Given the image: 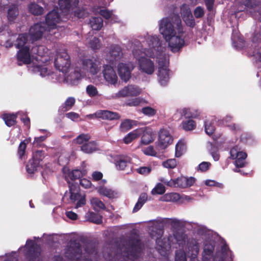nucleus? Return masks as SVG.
Returning a JSON list of instances; mask_svg holds the SVG:
<instances>
[{
	"label": "nucleus",
	"instance_id": "nucleus-1",
	"mask_svg": "<svg viewBox=\"0 0 261 261\" xmlns=\"http://www.w3.org/2000/svg\"><path fill=\"white\" fill-rule=\"evenodd\" d=\"M159 31L164 39H169L176 34L184 33L181 19L178 10L174 8L173 12L168 17L161 19L159 23Z\"/></svg>",
	"mask_w": 261,
	"mask_h": 261
},
{
	"label": "nucleus",
	"instance_id": "nucleus-56",
	"mask_svg": "<svg viewBox=\"0 0 261 261\" xmlns=\"http://www.w3.org/2000/svg\"><path fill=\"white\" fill-rule=\"evenodd\" d=\"M90 47L93 49L96 50L99 48L100 46V40L96 37H94L89 42Z\"/></svg>",
	"mask_w": 261,
	"mask_h": 261
},
{
	"label": "nucleus",
	"instance_id": "nucleus-21",
	"mask_svg": "<svg viewBox=\"0 0 261 261\" xmlns=\"http://www.w3.org/2000/svg\"><path fill=\"white\" fill-rule=\"evenodd\" d=\"M195 182L193 177L180 176L176 178V188H186L193 186Z\"/></svg>",
	"mask_w": 261,
	"mask_h": 261
},
{
	"label": "nucleus",
	"instance_id": "nucleus-38",
	"mask_svg": "<svg viewBox=\"0 0 261 261\" xmlns=\"http://www.w3.org/2000/svg\"><path fill=\"white\" fill-rule=\"evenodd\" d=\"M59 6L60 10L64 13H67L71 6L70 0H59Z\"/></svg>",
	"mask_w": 261,
	"mask_h": 261
},
{
	"label": "nucleus",
	"instance_id": "nucleus-11",
	"mask_svg": "<svg viewBox=\"0 0 261 261\" xmlns=\"http://www.w3.org/2000/svg\"><path fill=\"white\" fill-rule=\"evenodd\" d=\"M141 93V90L136 86L129 85L120 90L117 96L118 97L137 96Z\"/></svg>",
	"mask_w": 261,
	"mask_h": 261
},
{
	"label": "nucleus",
	"instance_id": "nucleus-63",
	"mask_svg": "<svg viewBox=\"0 0 261 261\" xmlns=\"http://www.w3.org/2000/svg\"><path fill=\"white\" fill-rule=\"evenodd\" d=\"M144 153L151 156H155L156 155V152L154 149V148L152 146H149L144 149Z\"/></svg>",
	"mask_w": 261,
	"mask_h": 261
},
{
	"label": "nucleus",
	"instance_id": "nucleus-13",
	"mask_svg": "<svg viewBox=\"0 0 261 261\" xmlns=\"http://www.w3.org/2000/svg\"><path fill=\"white\" fill-rule=\"evenodd\" d=\"M182 34H176L171 37L169 39H165L166 41L168 43L171 50L173 52L178 51L184 45L185 41L181 37Z\"/></svg>",
	"mask_w": 261,
	"mask_h": 261
},
{
	"label": "nucleus",
	"instance_id": "nucleus-57",
	"mask_svg": "<svg viewBox=\"0 0 261 261\" xmlns=\"http://www.w3.org/2000/svg\"><path fill=\"white\" fill-rule=\"evenodd\" d=\"M141 102V99L140 98L136 97L131 99L128 100L126 102V106L129 107H136L139 106Z\"/></svg>",
	"mask_w": 261,
	"mask_h": 261
},
{
	"label": "nucleus",
	"instance_id": "nucleus-50",
	"mask_svg": "<svg viewBox=\"0 0 261 261\" xmlns=\"http://www.w3.org/2000/svg\"><path fill=\"white\" fill-rule=\"evenodd\" d=\"M184 21L187 25L189 27L194 28L195 25V19L190 11L187 14V17L184 18Z\"/></svg>",
	"mask_w": 261,
	"mask_h": 261
},
{
	"label": "nucleus",
	"instance_id": "nucleus-28",
	"mask_svg": "<svg viewBox=\"0 0 261 261\" xmlns=\"http://www.w3.org/2000/svg\"><path fill=\"white\" fill-rule=\"evenodd\" d=\"M142 134V131L141 130H138V129H135L132 132L128 133L123 139V142L125 144H129L132 141L139 137Z\"/></svg>",
	"mask_w": 261,
	"mask_h": 261
},
{
	"label": "nucleus",
	"instance_id": "nucleus-59",
	"mask_svg": "<svg viewBox=\"0 0 261 261\" xmlns=\"http://www.w3.org/2000/svg\"><path fill=\"white\" fill-rule=\"evenodd\" d=\"M194 15L196 18L202 17L204 15L203 9L200 6L196 7L194 11Z\"/></svg>",
	"mask_w": 261,
	"mask_h": 261
},
{
	"label": "nucleus",
	"instance_id": "nucleus-8",
	"mask_svg": "<svg viewBox=\"0 0 261 261\" xmlns=\"http://www.w3.org/2000/svg\"><path fill=\"white\" fill-rule=\"evenodd\" d=\"M199 252V245L197 240L189 238L187 240L186 253L187 255L191 258V261H198L197 256Z\"/></svg>",
	"mask_w": 261,
	"mask_h": 261
},
{
	"label": "nucleus",
	"instance_id": "nucleus-10",
	"mask_svg": "<svg viewBox=\"0 0 261 261\" xmlns=\"http://www.w3.org/2000/svg\"><path fill=\"white\" fill-rule=\"evenodd\" d=\"M173 142V138L169 130L163 128L159 133L158 146L162 149H165Z\"/></svg>",
	"mask_w": 261,
	"mask_h": 261
},
{
	"label": "nucleus",
	"instance_id": "nucleus-32",
	"mask_svg": "<svg viewBox=\"0 0 261 261\" xmlns=\"http://www.w3.org/2000/svg\"><path fill=\"white\" fill-rule=\"evenodd\" d=\"M29 142L28 140L25 139L20 143L17 150V155L19 159L22 160L25 158L27 145Z\"/></svg>",
	"mask_w": 261,
	"mask_h": 261
},
{
	"label": "nucleus",
	"instance_id": "nucleus-62",
	"mask_svg": "<svg viewBox=\"0 0 261 261\" xmlns=\"http://www.w3.org/2000/svg\"><path fill=\"white\" fill-rule=\"evenodd\" d=\"M161 181L168 187L176 188V179H171L170 180H168L164 178L161 180Z\"/></svg>",
	"mask_w": 261,
	"mask_h": 261
},
{
	"label": "nucleus",
	"instance_id": "nucleus-7",
	"mask_svg": "<svg viewBox=\"0 0 261 261\" xmlns=\"http://www.w3.org/2000/svg\"><path fill=\"white\" fill-rule=\"evenodd\" d=\"M231 158L235 159L234 164L237 168H242L246 164V159L247 154L246 152L240 151L238 146H234L230 150Z\"/></svg>",
	"mask_w": 261,
	"mask_h": 261
},
{
	"label": "nucleus",
	"instance_id": "nucleus-14",
	"mask_svg": "<svg viewBox=\"0 0 261 261\" xmlns=\"http://www.w3.org/2000/svg\"><path fill=\"white\" fill-rule=\"evenodd\" d=\"M18 65L19 66L24 64H29L31 63V59L30 53V48L25 46L19 50L17 54Z\"/></svg>",
	"mask_w": 261,
	"mask_h": 261
},
{
	"label": "nucleus",
	"instance_id": "nucleus-22",
	"mask_svg": "<svg viewBox=\"0 0 261 261\" xmlns=\"http://www.w3.org/2000/svg\"><path fill=\"white\" fill-rule=\"evenodd\" d=\"M181 117H185L186 118H197L200 114L198 110H195L190 108H183L178 110Z\"/></svg>",
	"mask_w": 261,
	"mask_h": 261
},
{
	"label": "nucleus",
	"instance_id": "nucleus-20",
	"mask_svg": "<svg viewBox=\"0 0 261 261\" xmlns=\"http://www.w3.org/2000/svg\"><path fill=\"white\" fill-rule=\"evenodd\" d=\"M118 72L121 79L125 82L130 77L131 71L126 64L119 63L118 66Z\"/></svg>",
	"mask_w": 261,
	"mask_h": 261
},
{
	"label": "nucleus",
	"instance_id": "nucleus-15",
	"mask_svg": "<svg viewBox=\"0 0 261 261\" xmlns=\"http://www.w3.org/2000/svg\"><path fill=\"white\" fill-rule=\"evenodd\" d=\"M46 24L54 29L56 27L57 23L61 21V17L57 10H53L47 13L45 17Z\"/></svg>",
	"mask_w": 261,
	"mask_h": 261
},
{
	"label": "nucleus",
	"instance_id": "nucleus-16",
	"mask_svg": "<svg viewBox=\"0 0 261 261\" xmlns=\"http://www.w3.org/2000/svg\"><path fill=\"white\" fill-rule=\"evenodd\" d=\"M102 71L105 79L108 83L115 84L117 82V76L114 69L108 65L103 66Z\"/></svg>",
	"mask_w": 261,
	"mask_h": 261
},
{
	"label": "nucleus",
	"instance_id": "nucleus-49",
	"mask_svg": "<svg viewBox=\"0 0 261 261\" xmlns=\"http://www.w3.org/2000/svg\"><path fill=\"white\" fill-rule=\"evenodd\" d=\"M75 102V98L72 97H68L64 102V106L63 107L64 111H67L71 109Z\"/></svg>",
	"mask_w": 261,
	"mask_h": 261
},
{
	"label": "nucleus",
	"instance_id": "nucleus-42",
	"mask_svg": "<svg viewBox=\"0 0 261 261\" xmlns=\"http://www.w3.org/2000/svg\"><path fill=\"white\" fill-rule=\"evenodd\" d=\"M84 250L89 254H96L97 253L95 245L91 242L88 243L85 245Z\"/></svg>",
	"mask_w": 261,
	"mask_h": 261
},
{
	"label": "nucleus",
	"instance_id": "nucleus-27",
	"mask_svg": "<svg viewBox=\"0 0 261 261\" xmlns=\"http://www.w3.org/2000/svg\"><path fill=\"white\" fill-rule=\"evenodd\" d=\"M81 150L86 153H90L96 149V143L95 141H88L81 146Z\"/></svg>",
	"mask_w": 261,
	"mask_h": 261
},
{
	"label": "nucleus",
	"instance_id": "nucleus-9",
	"mask_svg": "<svg viewBox=\"0 0 261 261\" xmlns=\"http://www.w3.org/2000/svg\"><path fill=\"white\" fill-rule=\"evenodd\" d=\"M158 78L159 82L162 86H166L169 80V69L166 65L165 59L159 60Z\"/></svg>",
	"mask_w": 261,
	"mask_h": 261
},
{
	"label": "nucleus",
	"instance_id": "nucleus-54",
	"mask_svg": "<svg viewBox=\"0 0 261 261\" xmlns=\"http://www.w3.org/2000/svg\"><path fill=\"white\" fill-rule=\"evenodd\" d=\"M17 114L20 116V120L29 129L30 128V119L29 117L23 112H18Z\"/></svg>",
	"mask_w": 261,
	"mask_h": 261
},
{
	"label": "nucleus",
	"instance_id": "nucleus-64",
	"mask_svg": "<svg viewBox=\"0 0 261 261\" xmlns=\"http://www.w3.org/2000/svg\"><path fill=\"white\" fill-rule=\"evenodd\" d=\"M80 184L81 186L85 188H89L91 187L92 185L90 180L85 178L80 179Z\"/></svg>",
	"mask_w": 261,
	"mask_h": 261
},
{
	"label": "nucleus",
	"instance_id": "nucleus-6",
	"mask_svg": "<svg viewBox=\"0 0 261 261\" xmlns=\"http://www.w3.org/2000/svg\"><path fill=\"white\" fill-rule=\"evenodd\" d=\"M69 186V199L70 202L74 203L77 201L75 208H79L84 205L86 204V199L85 196H82L80 194V189L78 185L74 184H70Z\"/></svg>",
	"mask_w": 261,
	"mask_h": 261
},
{
	"label": "nucleus",
	"instance_id": "nucleus-43",
	"mask_svg": "<svg viewBox=\"0 0 261 261\" xmlns=\"http://www.w3.org/2000/svg\"><path fill=\"white\" fill-rule=\"evenodd\" d=\"M205 133L209 136L212 135L215 130V127L214 123L209 120H206L204 122Z\"/></svg>",
	"mask_w": 261,
	"mask_h": 261
},
{
	"label": "nucleus",
	"instance_id": "nucleus-23",
	"mask_svg": "<svg viewBox=\"0 0 261 261\" xmlns=\"http://www.w3.org/2000/svg\"><path fill=\"white\" fill-rule=\"evenodd\" d=\"M131 158L128 156H120L116 160L115 165L118 170H124L129 166Z\"/></svg>",
	"mask_w": 261,
	"mask_h": 261
},
{
	"label": "nucleus",
	"instance_id": "nucleus-55",
	"mask_svg": "<svg viewBox=\"0 0 261 261\" xmlns=\"http://www.w3.org/2000/svg\"><path fill=\"white\" fill-rule=\"evenodd\" d=\"M86 91L90 97L95 96L98 94L96 88L92 85H89L87 87Z\"/></svg>",
	"mask_w": 261,
	"mask_h": 261
},
{
	"label": "nucleus",
	"instance_id": "nucleus-40",
	"mask_svg": "<svg viewBox=\"0 0 261 261\" xmlns=\"http://www.w3.org/2000/svg\"><path fill=\"white\" fill-rule=\"evenodd\" d=\"M98 192L100 195L109 198H113L115 197L114 191L104 187H100L98 190Z\"/></svg>",
	"mask_w": 261,
	"mask_h": 261
},
{
	"label": "nucleus",
	"instance_id": "nucleus-12",
	"mask_svg": "<svg viewBox=\"0 0 261 261\" xmlns=\"http://www.w3.org/2000/svg\"><path fill=\"white\" fill-rule=\"evenodd\" d=\"M92 115H94L96 118L109 120H119L121 117L119 114L117 112L105 110H97Z\"/></svg>",
	"mask_w": 261,
	"mask_h": 261
},
{
	"label": "nucleus",
	"instance_id": "nucleus-18",
	"mask_svg": "<svg viewBox=\"0 0 261 261\" xmlns=\"http://www.w3.org/2000/svg\"><path fill=\"white\" fill-rule=\"evenodd\" d=\"M139 66L141 69L148 74H151L154 71V63L150 59L141 58L139 61Z\"/></svg>",
	"mask_w": 261,
	"mask_h": 261
},
{
	"label": "nucleus",
	"instance_id": "nucleus-33",
	"mask_svg": "<svg viewBox=\"0 0 261 261\" xmlns=\"http://www.w3.org/2000/svg\"><path fill=\"white\" fill-rule=\"evenodd\" d=\"M181 126L182 128L185 131H190L195 129L196 124L195 121L189 119L188 120H183L181 123Z\"/></svg>",
	"mask_w": 261,
	"mask_h": 261
},
{
	"label": "nucleus",
	"instance_id": "nucleus-26",
	"mask_svg": "<svg viewBox=\"0 0 261 261\" xmlns=\"http://www.w3.org/2000/svg\"><path fill=\"white\" fill-rule=\"evenodd\" d=\"M67 171V176L71 180H75L76 179H80L84 176L82 171L79 169L73 170L71 171L69 169H64L63 171L64 173L66 174Z\"/></svg>",
	"mask_w": 261,
	"mask_h": 261
},
{
	"label": "nucleus",
	"instance_id": "nucleus-36",
	"mask_svg": "<svg viewBox=\"0 0 261 261\" xmlns=\"http://www.w3.org/2000/svg\"><path fill=\"white\" fill-rule=\"evenodd\" d=\"M80 73L78 71H74L73 72H71L70 74L66 77V80L72 85H77L80 80Z\"/></svg>",
	"mask_w": 261,
	"mask_h": 261
},
{
	"label": "nucleus",
	"instance_id": "nucleus-47",
	"mask_svg": "<svg viewBox=\"0 0 261 261\" xmlns=\"http://www.w3.org/2000/svg\"><path fill=\"white\" fill-rule=\"evenodd\" d=\"M90 139V137L88 134H82L78 136L74 140L75 142L79 144H84L88 142Z\"/></svg>",
	"mask_w": 261,
	"mask_h": 261
},
{
	"label": "nucleus",
	"instance_id": "nucleus-41",
	"mask_svg": "<svg viewBox=\"0 0 261 261\" xmlns=\"http://www.w3.org/2000/svg\"><path fill=\"white\" fill-rule=\"evenodd\" d=\"M91 203L95 210H97V208L101 209L103 210H106L105 204L98 198H93L91 200Z\"/></svg>",
	"mask_w": 261,
	"mask_h": 261
},
{
	"label": "nucleus",
	"instance_id": "nucleus-44",
	"mask_svg": "<svg viewBox=\"0 0 261 261\" xmlns=\"http://www.w3.org/2000/svg\"><path fill=\"white\" fill-rule=\"evenodd\" d=\"M45 157V152L43 150H36L33 152L32 159L40 164Z\"/></svg>",
	"mask_w": 261,
	"mask_h": 261
},
{
	"label": "nucleus",
	"instance_id": "nucleus-51",
	"mask_svg": "<svg viewBox=\"0 0 261 261\" xmlns=\"http://www.w3.org/2000/svg\"><path fill=\"white\" fill-rule=\"evenodd\" d=\"M141 112L146 116L151 117L156 114V110L150 107H145L142 109Z\"/></svg>",
	"mask_w": 261,
	"mask_h": 261
},
{
	"label": "nucleus",
	"instance_id": "nucleus-30",
	"mask_svg": "<svg viewBox=\"0 0 261 261\" xmlns=\"http://www.w3.org/2000/svg\"><path fill=\"white\" fill-rule=\"evenodd\" d=\"M86 217L90 222L96 224H100L102 222V216L93 212L88 213Z\"/></svg>",
	"mask_w": 261,
	"mask_h": 261
},
{
	"label": "nucleus",
	"instance_id": "nucleus-5",
	"mask_svg": "<svg viewBox=\"0 0 261 261\" xmlns=\"http://www.w3.org/2000/svg\"><path fill=\"white\" fill-rule=\"evenodd\" d=\"M142 249L141 240L135 238H131L128 241V247L126 248L127 258L131 257L133 258L132 261H135V260L139 257Z\"/></svg>",
	"mask_w": 261,
	"mask_h": 261
},
{
	"label": "nucleus",
	"instance_id": "nucleus-39",
	"mask_svg": "<svg viewBox=\"0 0 261 261\" xmlns=\"http://www.w3.org/2000/svg\"><path fill=\"white\" fill-rule=\"evenodd\" d=\"M29 11L34 15H41L43 12V9L37 4H31L29 7Z\"/></svg>",
	"mask_w": 261,
	"mask_h": 261
},
{
	"label": "nucleus",
	"instance_id": "nucleus-45",
	"mask_svg": "<svg viewBox=\"0 0 261 261\" xmlns=\"http://www.w3.org/2000/svg\"><path fill=\"white\" fill-rule=\"evenodd\" d=\"M153 141L152 135L150 133L144 132L141 137V143L147 145Z\"/></svg>",
	"mask_w": 261,
	"mask_h": 261
},
{
	"label": "nucleus",
	"instance_id": "nucleus-24",
	"mask_svg": "<svg viewBox=\"0 0 261 261\" xmlns=\"http://www.w3.org/2000/svg\"><path fill=\"white\" fill-rule=\"evenodd\" d=\"M17 114H4L2 116V119L8 127L15 125L17 123Z\"/></svg>",
	"mask_w": 261,
	"mask_h": 261
},
{
	"label": "nucleus",
	"instance_id": "nucleus-53",
	"mask_svg": "<svg viewBox=\"0 0 261 261\" xmlns=\"http://www.w3.org/2000/svg\"><path fill=\"white\" fill-rule=\"evenodd\" d=\"M156 243L157 244L156 248L159 251L160 253H161V251H165L167 250L168 244H167L166 243L164 242L163 240L158 238L156 240Z\"/></svg>",
	"mask_w": 261,
	"mask_h": 261
},
{
	"label": "nucleus",
	"instance_id": "nucleus-17",
	"mask_svg": "<svg viewBox=\"0 0 261 261\" xmlns=\"http://www.w3.org/2000/svg\"><path fill=\"white\" fill-rule=\"evenodd\" d=\"M44 31V27H42L40 23H35L30 28L29 35L33 40L36 41L42 37Z\"/></svg>",
	"mask_w": 261,
	"mask_h": 261
},
{
	"label": "nucleus",
	"instance_id": "nucleus-46",
	"mask_svg": "<svg viewBox=\"0 0 261 261\" xmlns=\"http://www.w3.org/2000/svg\"><path fill=\"white\" fill-rule=\"evenodd\" d=\"M162 165L164 168L168 169H174L177 166V161L175 159H168L163 162Z\"/></svg>",
	"mask_w": 261,
	"mask_h": 261
},
{
	"label": "nucleus",
	"instance_id": "nucleus-52",
	"mask_svg": "<svg viewBox=\"0 0 261 261\" xmlns=\"http://www.w3.org/2000/svg\"><path fill=\"white\" fill-rule=\"evenodd\" d=\"M133 126L132 121L129 119H126L120 124V129L122 132H126L131 129Z\"/></svg>",
	"mask_w": 261,
	"mask_h": 261
},
{
	"label": "nucleus",
	"instance_id": "nucleus-2",
	"mask_svg": "<svg viewBox=\"0 0 261 261\" xmlns=\"http://www.w3.org/2000/svg\"><path fill=\"white\" fill-rule=\"evenodd\" d=\"M56 69L63 73H66L71 65V61L69 55L65 49H59L57 51L56 56L54 61Z\"/></svg>",
	"mask_w": 261,
	"mask_h": 261
},
{
	"label": "nucleus",
	"instance_id": "nucleus-3",
	"mask_svg": "<svg viewBox=\"0 0 261 261\" xmlns=\"http://www.w3.org/2000/svg\"><path fill=\"white\" fill-rule=\"evenodd\" d=\"M27 250L25 253V256L28 261H41V248L35 241L32 240H28Z\"/></svg>",
	"mask_w": 261,
	"mask_h": 261
},
{
	"label": "nucleus",
	"instance_id": "nucleus-29",
	"mask_svg": "<svg viewBox=\"0 0 261 261\" xmlns=\"http://www.w3.org/2000/svg\"><path fill=\"white\" fill-rule=\"evenodd\" d=\"M90 24L94 30H99L103 26V19L100 17H92L90 20Z\"/></svg>",
	"mask_w": 261,
	"mask_h": 261
},
{
	"label": "nucleus",
	"instance_id": "nucleus-34",
	"mask_svg": "<svg viewBox=\"0 0 261 261\" xmlns=\"http://www.w3.org/2000/svg\"><path fill=\"white\" fill-rule=\"evenodd\" d=\"M39 163L32 160L30 159L26 165V170L29 174H34L37 171L39 167Z\"/></svg>",
	"mask_w": 261,
	"mask_h": 261
},
{
	"label": "nucleus",
	"instance_id": "nucleus-37",
	"mask_svg": "<svg viewBox=\"0 0 261 261\" xmlns=\"http://www.w3.org/2000/svg\"><path fill=\"white\" fill-rule=\"evenodd\" d=\"M110 54L114 60H116L120 58L122 54L121 47L118 45H114L111 47Z\"/></svg>",
	"mask_w": 261,
	"mask_h": 261
},
{
	"label": "nucleus",
	"instance_id": "nucleus-4",
	"mask_svg": "<svg viewBox=\"0 0 261 261\" xmlns=\"http://www.w3.org/2000/svg\"><path fill=\"white\" fill-rule=\"evenodd\" d=\"M82 246L76 240L71 241L65 250V257L70 260H78L82 255Z\"/></svg>",
	"mask_w": 261,
	"mask_h": 261
},
{
	"label": "nucleus",
	"instance_id": "nucleus-25",
	"mask_svg": "<svg viewBox=\"0 0 261 261\" xmlns=\"http://www.w3.org/2000/svg\"><path fill=\"white\" fill-rule=\"evenodd\" d=\"M214 246L211 244H206L202 253L203 261H210L213 255Z\"/></svg>",
	"mask_w": 261,
	"mask_h": 261
},
{
	"label": "nucleus",
	"instance_id": "nucleus-19",
	"mask_svg": "<svg viewBox=\"0 0 261 261\" xmlns=\"http://www.w3.org/2000/svg\"><path fill=\"white\" fill-rule=\"evenodd\" d=\"M83 65L93 75L97 74L99 71V62L96 59H85L83 61Z\"/></svg>",
	"mask_w": 261,
	"mask_h": 261
},
{
	"label": "nucleus",
	"instance_id": "nucleus-61",
	"mask_svg": "<svg viewBox=\"0 0 261 261\" xmlns=\"http://www.w3.org/2000/svg\"><path fill=\"white\" fill-rule=\"evenodd\" d=\"M87 14V13L84 9H77L74 11V16L79 18H84Z\"/></svg>",
	"mask_w": 261,
	"mask_h": 261
},
{
	"label": "nucleus",
	"instance_id": "nucleus-35",
	"mask_svg": "<svg viewBox=\"0 0 261 261\" xmlns=\"http://www.w3.org/2000/svg\"><path fill=\"white\" fill-rule=\"evenodd\" d=\"M18 15V8L15 6H11L8 10L7 17L8 21L10 22H13Z\"/></svg>",
	"mask_w": 261,
	"mask_h": 261
},
{
	"label": "nucleus",
	"instance_id": "nucleus-60",
	"mask_svg": "<svg viewBox=\"0 0 261 261\" xmlns=\"http://www.w3.org/2000/svg\"><path fill=\"white\" fill-rule=\"evenodd\" d=\"M187 254L184 251L176 252L175 261H187Z\"/></svg>",
	"mask_w": 261,
	"mask_h": 261
},
{
	"label": "nucleus",
	"instance_id": "nucleus-58",
	"mask_svg": "<svg viewBox=\"0 0 261 261\" xmlns=\"http://www.w3.org/2000/svg\"><path fill=\"white\" fill-rule=\"evenodd\" d=\"M211 166V164L210 162H203L199 165L198 170H200L201 172H206L209 169Z\"/></svg>",
	"mask_w": 261,
	"mask_h": 261
},
{
	"label": "nucleus",
	"instance_id": "nucleus-48",
	"mask_svg": "<svg viewBox=\"0 0 261 261\" xmlns=\"http://www.w3.org/2000/svg\"><path fill=\"white\" fill-rule=\"evenodd\" d=\"M165 188L164 186L161 184L159 183L156 185V186L152 190L151 194L152 195H162L165 192Z\"/></svg>",
	"mask_w": 261,
	"mask_h": 261
},
{
	"label": "nucleus",
	"instance_id": "nucleus-31",
	"mask_svg": "<svg viewBox=\"0 0 261 261\" xmlns=\"http://www.w3.org/2000/svg\"><path fill=\"white\" fill-rule=\"evenodd\" d=\"M28 37L29 36L27 33L19 34L15 44L16 47L21 49L25 47L24 45L28 40Z\"/></svg>",
	"mask_w": 261,
	"mask_h": 261
}]
</instances>
